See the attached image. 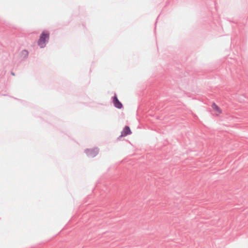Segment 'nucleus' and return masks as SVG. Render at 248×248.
<instances>
[{
  "label": "nucleus",
  "mask_w": 248,
  "mask_h": 248,
  "mask_svg": "<svg viewBox=\"0 0 248 248\" xmlns=\"http://www.w3.org/2000/svg\"><path fill=\"white\" fill-rule=\"evenodd\" d=\"M49 39V33L48 31H44L40 34V38L38 41V45L41 48H44L46 46V43L48 42Z\"/></svg>",
  "instance_id": "obj_1"
},
{
  "label": "nucleus",
  "mask_w": 248,
  "mask_h": 248,
  "mask_svg": "<svg viewBox=\"0 0 248 248\" xmlns=\"http://www.w3.org/2000/svg\"><path fill=\"white\" fill-rule=\"evenodd\" d=\"M85 153L89 157H95L99 153V149L98 148H94L93 149H86Z\"/></svg>",
  "instance_id": "obj_2"
},
{
  "label": "nucleus",
  "mask_w": 248,
  "mask_h": 248,
  "mask_svg": "<svg viewBox=\"0 0 248 248\" xmlns=\"http://www.w3.org/2000/svg\"><path fill=\"white\" fill-rule=\"evenodd\" d=\"M112 102L114 107L118 109H121L123 107L122 103L119 100L118 97L115 93L114 96L112 97Z\"/></svg>",
  "instance_id": "obj_3"
},
{
  "label": "nucleus",
  "mask_w": 248,
  "mask_h": 248,
  "mask_svg": "<svg viewBox=\"0 0 248 248\" xmlns=\"http://www.w3.org/2000/svg\"><path fill=\"white\" fill-rule=\"evenodd\" d=\"M131 133L132 132L129 126L126 125L123 128L122 131L121 132V134L119 137H118V139H119L121 137H125L128 135H130Z\"/></svg>",
  "instance_id": "obj_4"
},
{
  "label": "nucleus",
  "mask_w": 248,
  "mask_h": 248,
  "mask_svg": "<svg viewBox=\"0 0 248 248\" xmlns=\"http://www.w3.org/2000/svg\"><path fill=\"white\" fill-rule=\"evenodd\" d=\"M212 107L214 110L216 111L217 112H218L219 113H221L222 111H221L220 108L215 103H213V104L212 105Z\"/></svg>",
  "instance_id": "obj_5"
},
{
  "label": "nucleus",
  "mask_w": 248,
  "mask_h": 248,
  "mask_svg": "<svg viewBox=\"0 0 248 248\" xmlns=\"http://www.w3.org/2000/svg\"><path fill=\"white\" fill-rule=\"evenodd\" d=\"M21 57H22L24 59H26L28 57L29 52L28 50L24 49L21 51Z\"/></svg>",
  "instance_id": "obj_6"
},
{
  "label": "nucleus",
  "mask_w": 248,
  "mask_h": 248,
  "mask_svg": "<svg viewBox=\"0 0 248 248\" xmlns=\"http://www.w3.org/2000/svg\"><path fill=\"white\" fill-rule=\"evenodd\" d=\"M11 74L13 75H15L14 73L12 72Z\"/></svg>",
  "instance_id": "obj_7"
}]
</instances>
